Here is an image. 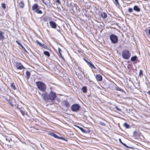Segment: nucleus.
<instances>
[{
  "instance_id": "f03ea898",
  "label": "nucleus",
  "mask_w": 150,
  "mask_h": 150,
  "mask_svg": "<svg viewBox=\"0 0 150 150\" xmlns=\"http://www.w3.org/2000/svg\"><path fill=\"white\" fill-rule=\"evenodd\" d=\"M122 56L123 58L127 59L129 58L130 56V53L128 50H125L122 51Z\"/></svg>"
},
{
  "instance_id": "a19ab883",
  "label": "nucleus",
  "mask_w": 150,
  "mask_h": 150,
  "mask_svg": "<svg viewBox=\"0 0 150 150\" xmlns=\"http://www.w3.org/2000/svg\"><path fill=\"white\" fill-rule=\"evenodd\" d=\"M56 2L58 3L59 4H60L61 2L59 0H56Z\"/></svg>"
},
{
  "instance_id": "2f4dec72",
  "label": "nucleus",
  "mask_w": 150,
  "mask_h": 150,
  "mask_svg": "<svg viewBox=\"0 0 150 150\" xmlns=\"http://www.w3.org/2000/svg\"><path fill=\"white\" fill-rule=\"evenodd\" d=\"M133 11V9L132 8H128V11L129 12H132Z\"/></svg>"
},
{
  "instance_id": "49530a36",
  "label": "nucleus",
  "mask_w": 150,
  "mask_h": 150,
  "mask_svg": "<svg viewBox=\"0 0 150 150\" xmlns=\"http://www.w3.org/2000/svg\"><path fill=\"white\" fill-rule=\"evenodd\" d=\"M117 90H119V91H121L122 89H118V88H117Z\"/></svg>"
},
{
  "instance_id": "37998d69",
  "label": "nucleus",
  "mask_w": 150,
  "mask_h": 150,
  "mask_svg": "<svg viewBox=\"0 0 150 150\" xmlns=\"http://www.w3.org/2000/svg\"><path fill=\"white\" fill-rule=\"evenodd\" d=\"M83 60L85 61L88 64L89 62L86 59H83Z\"/></svg>"
},
{
  "instance_id": "e433bc0d",
  "label": "nucleus",
  "mask_w": 150,
  "mask_h": 150,
  "mask_svg": "<svg viewBox=\"0 0 150 150\" xmlns=\"http://www.w3.org/2000/svg\"><path fill=\"white\" fill-rule=\"evenodd\" d=\"M139 74L140 75H142V70H140L139 73Z\"/></svg>"
},
{
  "instance_id": "79ce46f5",
  "label": "nucleus",
  "mask_w": 150,
  "mask_h": 150,
  "mask_svg": "<svg viewBox=\"0 0 150 150\" xmlns=\"http://www.w3.org/2000/svg\"><path fill=\"white\" fill-rule=\"evenodd\" d=\"M78 69H79L80 71H81L82 73H83V74H84V72H83V71H81V68H80V67H79Z\"/></svg>"
},
{
  "instance_id": "39448f33",
  "label": "nucleus",
  "mask_w": 150,
  "mask_h": 150,
  "mask_svg": "<svg viewBox=\"0 0 150 150\" xmlns=\"http://www.w3.org/2000/svg\"><path fill=\"white\" fill-rule=\"evenodd\" d=\"M80 106L78 104H75L72 105L71 107V110L73 111L77 112L79 110Z\"/></svg>"
},
{
  "instance_id": "dca6fc26",
  "label": "nucleus",
  "mask_w": 150,
  "mask_h": 150,
  "mask_svg": "<svg viewBox=\"0 0 150 150\" xmlns=\"http://www.w3.org/2000/svg\"><path fill=\"white\" fill-rule=\"evenodd\" d=\"M26 79H29L30 76V72L29 71H27L26 73Z\"/></svg>"
},
{
  "instance_id": "f8f14e48",
  "label": "nucleus",
  "mask_w": 150,
  "mask_h": 150,
  "mask_svg": "<svg viewBox=\"0 0 150 150\" xmlns=\"http://www.w3.org/2000/svg\"><path fill=\"white\" fill-rule=\"evenodd\" d=\"M4 33L0 30V40H3L5 38L4 35Z\"/></svg>"
},
{
  "instance_id": "1a4fd4ad",
  "label": "nucleus",
  "mask_w": 150,
  "mask_h": 150,
  "mask_svg": "<svg viewBox=\"0 0 150 150\" xmlns=\"http://www.w3.org/2000/svg\"><path fill=\"white\" fill-rule=\"evenodd\" d=\"M96 79L98 81H100L102 80V77L100 74H97L96 76Z\"/></svg>"
},
{
  "instance_id": "f704fd0d",
  "label": "nucleus",
  "mask_w": 150,
  "mask_h": 150,
  "mask_svg": "<svg viewBox=\"0 0 150 150\" xmlns=\"http://www.w3.org/2000/svg\"><path fill=\"white\" fill-rule=\"evenodd\" d=\"M21 112L23 115H25V113L24 111L21 110Z\"/></svg>"
},
{
  "instance_id": "3c124183",
  "label": "nucleus",
  "mask_w": 150,
  "mask_h": 150,
  "mask_svg": "<svg viewBox=\"0 0 150 150\" xmlns=\"http://www.w3.org/2000/svg\"><path fill=\"white\" fill-rule=\"evenodd\" d=\"M42 44H41V45H40V46L41 47H42Z\"/></svg>"
},
{
  "instance_id": "09e8293b",
  "label": "nucleus",
  "mask_w": 150,
  "mask_h": 150,
  "mask_svg": "<svg viewBox=\"0 0 150 150\" xmlns=\"http://www.w3.org/2000/svg\"><path fill=\"white\" fill-rule=\"evenodd\" d=\"M10 103L11 105L12 106H13V105L11 103Z\"/></svg>"
},
{
  "instance_id": "6ab92c4d",
  "label": "nucleus",
  "mask_w": 150,
  "mask_h": 150,
  "mask_svg": "<svg viewBox=\"0 0 150 150\" xmlns=\"http://www.w3.org/2000/svg\"><path fill=\"white\" fill-rule=\"evenodd\" d=\"M82 90L83 92L86 93L87 92V88L86 86H83L82 88Z\"/></svg>"
},
{
  "instance_id": "bb28decb",
  "label": "nucleus",
  "mask_w": 150,
  "mask_h": 150,
  "mask_svg": "<svg viewBox=\"0 0 150 150\" xmlns=\"http://www.w3.org/2000/svg\"><path fill=\"white\" fill-rule=\"evenodd\" d=\"M123 125L126 128H128L129 127V125L127 124L126 123H125L123 124Z\"/></svg>"
},
{
  "instance_id": "7c9ffc66",
  "label": "nucleus",
  "mask_w": 150,
  "mask_h": 150,
  "mask_svg": "<svg viewBox=\"0 0 150 150\" xmlns=\"http://www.w3.org/2000/svg\"><path fill=\"white\" fill-rule=\"evenodd\" d=\"M42 47L45 49H47V46L46 45L44 44H42Z\"/></svg>"
},
{
  "instance_id": "c9c22d12",
  "label": "nucleus",
  "mask_w": 150,
  "mask_h": 150,
  "mask_svg": "<svg viewBox=\"0 0 150 150\" xmlns=\"http://www.w3.org/2000/svg\"><path fill=\"white\" fill-rule=\"evenodd\" d=\"M20 46L22 48H23V50H25V48L21 44V45H20Z\"/></svg>"
},
{
  "instance_id": "412c9836",
  "label": "nucleus",
  "mask_w": 150,
  "mask_h": 150,
  "mask_svg": "<svg viewBox=\"0 0 150 150\" xmlns=\"http://www.w3.org/2000/svg\"><path fill=\"white\" fill-rule=\"evenodd\" d=\"M44 54L46 55L48 57H49L50 56V54L49 52L47 51H45L44 52Z\"/></svg>"
},
{
  "instance_id": "f257e3e1",
  "label": "nucleus",
  "mask_w": 150,
  "mask_h": 150,
  "mask_svg": "<svg viewBox=\"0 0 150 150\" xmlns=\"http://www.w3.org/2000/svg\"><path fill=\"white\" fill-rule=\"evenodd\" d=\"M36 85L40 91L45 92L46 89V85L42 82L38 81L36 82Z\"/></svg>"
},
{
  "instance_id": "4468645a",
  "label": "nucleus",
  "mask_w": 150,
  "mask_h": 150,
  "mask_svg": "<svg viewBox=\"0 0 150 150\" xmlns=\"http://www.w3.org/2000/svg\"><path fill=\"white\" fill-rule=\"evenodd\" d=\"M133 9L134 11H137L138 12H139L140 10V8L136 5H135L133 7Z\"/></svg>"
},
{
  "instance_id": "58836bf2",
  "label": "nucleus",
  "mask_w": 150,
  "mask_h": 150,
  "mask_svg": "<svg viewBox=\"0 0 150 150\" xmlns=\"http://www.w3.org/2000/svg\"><path fill=\"white\" fill-rule=\"evenodd\" d=\"M115 1V3L116 4H119V3L118 1V0H114Z\"/></svg>"
},
{
  "instance_id": "20e7f679",
  "label": "nucleus",
  "mask_w": 150,
  "mask_h": 150,
  "mask_svg": "<svg viewBox=\"0 0 150 150\" xmlns=\"http://www.w3.org/2000/svg\"><path fill=\"white\" fill-rule=\"evenodd\" d=\"M49 100L51 101L54 100L56 97V93L53 91H51L49 94Z\"/></svg>"
},
{
  "instance_id": "c756f323",
  "label": "nucleus",
  "mask_w": 150,
  "mask_h": 150,
  "mask_svg": "<svg viewBox=\"0 0 150 150\" xmlns=\"http://www.w3.org/2000/svg\"><path fill=\"white\" fill-rule=\"evenodd\" d=\"M115 109L118 111H121V110L120 109L118 108L117 106H115Z\"/></svg>"
},
{
  "instance_id": "7ed1b4c3",
  "label": "nucleus",
  "mask_w": 150,
  "mask_h": 150,
  "mask_svg": "<svg viewBox=\"0 0 150 150\" xmlns=\"http://www.w3.org/2000/svg\"><path fill=\"white\" fill-rule=\"evenodd\" d=\"M110 38L111 42L114 44H115L117 43L118 42V38L115 35L112 34L110 35Z\"/></svg>"
},
{
  "instance_id": "0eeeda50",
  "label": "nucleus",
  "mask_w": 150,
  "mask_h": 150,
  "mask_svg": "<svg viewBox=\"0 0 150 150\" xmlns=\"http://www.w3.org/2000/svg\"><path fill=\"white\" fill-rule=\"evenodd\" d=\"M43 99L45 101H48L49 100V94L45 92L43 93L42 95Z\"/></svg>"
},
{
  "instance_id": "8fccbe9b",
  "label": "nucleus",
  "mask_w": 150,
  "mask_h": 150,
  "mask_svg": "<svg viewBox=\"0 0 150 150\" xmlns=\"http://www.w3.org/2000/svg\"><path fill=\"white\" fill-rule=\"evenodd\" d=\"M148 93L150 95V92L149 91Z\"/></svg>"
},
{
  "instance_id": "72a5a7b5",
  "label": "nucleus",
  "mask_w": 150,
  "mask_h": 150,
  "mask_svg": "<svg viewBox=\"0 0 150 150\" xmlns=\"http://www.w3.org/2000/svg\"><path fill=\"white\" fill-rule=\"evenodd\" d=\"M100 124L103 126H105V124L103 122H100Z\"/></svg>"
},
{
  "instance_id": "c03bdc74",
  "label": "nucleus",
  "mask_w": 150,
  "mask_h": 150,
  "mask_svg": "<svg viewBox=\"0 0 150 150\" xmlns=\"http://www.w3.org/2000/svg\"><path fill=\"white\" fill-rule=\"evenodd\" d=\"M42 1L44 4L46 5H47L46 4V3L45 2V1L44 0H42Z\"/></svg>"
},
{
  "instance_id": "423d86ee",
  "label": "nucleus",
  "mask_w": 150,
  "mask_h": 150,
  "mask_svg": "<svg viewBox=\"0 0 150 150\" xmlns=\"http://www.w3.org/2000/svg\"><path fill=\"white\" fill-rule=\"evenodd\" d=\"M16 66L17 69H22L25 68V67L20 63L16 62Z\"/></svg>"
},
{
  "instance_id": "cd10ccee",
  "label": "nucleus",
  "mask_w": 150,
  "mask_h": 150,
  "mask_svg": "<svg viewBox=\"0 0 150 150\" xmlns=\"http://www.w3.org/2000/svg\"><path fill=\"white\" fill-rule=\"evenodd\" d=\"M58 51L59 52L60 54L59 56L62 57V54L61 53V49L59 48L58 47Z\"/></svg>"
},
{
  "instance_id": "4c0bfd02",
  "label": "nucleus",
  "mask_w": 150,
  "mask_h": 150,
  "mask_svg": "<svg viewBox=\"0 0 150 150\" xmlns=\"http://www.w3.org/2000/svg\"><path fill=\"white\" fill-rule=\"evenodd\" d=\"M36 42L37 44H38L39 45H41V44L40 42H39L38 40H37L36 41Z\"/></svg>"
},
{
  "instance_id": "ddd939ff",
  "label": "nucleus",
  "mask_w": 150,
  "mask_h": 150,
  "mask_svg": "<svg viewBox=\"0 0 150 150\" xmlns=\"http://www.w3.org/2000/svg\"><path fill=\"white\" fill-rule=\"evenodd\" d=\"M20 8H23L24 6V4L23 1H21L20 3L19 4Z\"/></svg>"
},
{
  "instance_id": "de8ad7c7",
  "label": "nucleus",
  "mask_w": 150,
  "mask_h": 150,
  "mask_svg": "<svg viewBox=\"0 0 150 150\" xmlns=\"http://www.w3.org/2000/svg\"><path fill=\"white\" fill-rule=\"evenodd\" d=\"M148 32L149 34L150 35V29H149L148 30Z\"/></svg>"
},
{
  "instance_id": "6e6552de",
  "label": "nucleus",
  "mask_w": 150,
  "mask_h": 150,
  "mask_svg": "<svg viewBox=\"0 0 150 150\" xmlns=\"http://www.w3.org/2000/svg\"><path fill=\"white\" fill-rule=\"evenodd\" d=\"M49 23L51 28H56L57 25L54 22L52 21H51Z\"/></svg>"
},
{
  "instance_id": "a18cd8bd",
  "label": "nucleus",
  "mask_w": 150,
  "mask_h": 150,
  "mask_svg": "<svg viewBox=\"0 0 150 150\" xmlns=\"http://www.w3.org/2000/svg\"><path fill=\"white\" fill-rule=\"evenodd\" d=\"M136 132H137L136 131H135L134 132L133 134V135H135Z\"/></svg>"
},
{
  "instance_id": "2eb2a0df",
  "label": "nucleus",
  "mask_w": 150,
  "mask_h": 150,
  "mask_svg": "<svg viewBox=\"0 0 150 150\" xmlns=\"http://www.w3.org/2000/svg\"><path fill=\"white\" fill-rule=\"evenodd\" d=\"M77 127L83 132L84 133H87L88 132L86 131V130L83 128L81 127H80L79 126H78Z\"/></svg>"
},
{
  "instance_id": "a211bd4d",
  "label": "nucleus",
  "mask_w": 150,
  "mask_h": 150,
  "mask_svg": "<svg viewBox=\"0 0 150 150\" xmlns=\"http://www.w3.org/2000/svg\"><path fill=\"white\" fill-rule=\"evenodd\" d=\"M11 88H13L14 90H15L16 89V87L15 85V84L13 83H12L11 84Z\"/></svg>"
},
{
  "instance_id": "4be33fe9",
  "label": "nucleus",
  "mask_w": 150,
  "mask_h": 150,
  "mask_svg": "<svg viewBox=\"0 0 150 150\" xmlns=\"http://www.w3.org/2000/svg\"><path fill=\"white\" fill-rule=\"evenodd\" d=\"M50 135L55 138H57V135L54 133H50Z\"/></svg>"
},
{
  "instance_id": "c85d7f7f",
  "label": "nucleus",
  "mask_w": 150,
  "mask_h": 150,
  "mask_svg": "<svg viewBox=\"0 0 150 150\" xmlns=\"http://www.w3.org/2000/svg\"><path fill=\"white\" fill-rule=\"evenodd\" d=\"M1 6H2V7L3 8H4V9H5L6 8V6L5 4L4 3H2L1 4Z\"/></svg>"
},
{
  "instance_id": "5701e85b",
  "label": "nucleus",
  "mask_w": 150,
  "mask_h": 150,
  "mask_svg": "<svg viewBox=\"0 0 150 150\" xmlns=\"http://www.w3.org/2000/svg\"><path fill=\"white\" fill-rule=\"evenodd\" d=\"M119 140L120 142L124 146H125V147H128V146L126 145V144H125V143H123L122 141H121V139L120 138H119Z\"/></svg>"
},
{
  "instance_id": "b1692460",
  "label": "nucleus",
  "mask_w": 150,
  "mask_h": 150,
  "mask_svg": "<svg viewBox=\"0 0 150 150\" xmlns=\"http://www.w3.org/2000/svg\"><path fill=\"white\" fill-rule=\"evenodd\" d=\"M57 139H62L63 140L65 141H67V139H65V138H64L63 137H59L58 136H57Z\"/></svg>"
},
{
  "instance_id": "ea45409f",
  "label": "nucleus",
  "mask_w": 150,
  "mask_h": 150,
  "mask_svg": "<svg viewBox=\"0 0 150 150\" xmlns=\"http://www.w3.org/2000/svg\"><path fill=\"white\" fill-rule=\"evenodd\" d=\"M16 42L20 46V45H21V44L17 40L16 41Z\"/></svg>"
},
{
  "instance_id": "9d476101",
  "label": "nucleus",
  "mask_w": 150,
  "mask_h": 150,
  "mask_svg": "<svg viewBox=\"0 0 150 150\" xmlns=\"http://www.w3.org/2000/svg\"><path fill=\"white\" fill-rule=\"evenodd\" d=\"M38 6L36 4H34L32 7V9L33 11H36L37 9L38 8Z\"/></svg>"
},
{
  "instance_id": "9b49d317",
  "label": "nucleus",
  "mask_w": 150,
  "mask_h": 150,
  "mask_svg": "<svg viewBox=\"0 0 150 150\" xmlns=\"http://www.w3.org/2000/svg\"><path fill=\"white\" fill-rule=\"evenodd\" d=\"M101 17L103 18H105L107 17V13L105 12H103L101 13Z\"/></svg>"
},
{
  "instance_id": "473e14b6",
  "label": "nucleus",
  "mask_w": 150,
  "mask_h": 150,
  "mask_svg": "<svg viewBox=\"0 0 150 150\" xmlns=\"http://www.w3.org/2000/svg\"><path fill=\"white\" fill-rule=\"evenodd\" d=\"M6 140L7 141H8V142H10L12 140L10 138H6Z\"/></svg>"
},
{
  "instance_id": "aec40b11",
  "label": "nucleus",
  "mask_w": 150,
  "mask_h": 150,
  "mask_svg": "<svg viewBox=\"0 0 150 150\" xmlns=\"http://www.w3.org/2000/svg\"><path fill=\"white\" fill-rule=\"evenodd\" d=\"M137 59V57L136 56H134L132 57L131 58V60L132 62H134Z\"/></svg>"
},
{
  "instance_id": "a878e982",
  "label": "nucleus",
  "mask_w": 150,
  "mask_h": 150,
  "mask_svg": "<svg viewBox=\"0 0 150 150\" xmlns=\"http://www.w3.org/2000/svg\"><path fill=\"white\" fill-rule=\"evenodd\" d=\"M64 105L67 107H68L69 106V102L66 101H64Z\"/></svg>"
},
{
  "instance_id": "393cba45",
  "label": "nucleus",
  "mask_w": 150,
  "mask_h": 150,
  "mask_svg": "<svg viewBox=\"0 0 150 150\" xmlns=\"http://www.w3.org/2000/svg\"><path fill=\"white\" fill-rule=\"evenodd\" d=\"M35 12L38 14H42V11L39 10L38 8L36 10Z\"/></svg>"
},
{
  "instance_id": "f3484780",
  "label": "nucleus",
  "mask_w": 150,
  "mask_h": 150,
  "mask_svg": "<svg viewBox=\"0 0 150 150\" xmlns=\"http://www.w3.org/2000/svg\"><path fill=\"white\" fill-rule=\"evenodd\" d=\"M88 64L89 65L90 67H93L94 69H96V67L91 62H89Z\"/></svg>"
}]
</instances>
